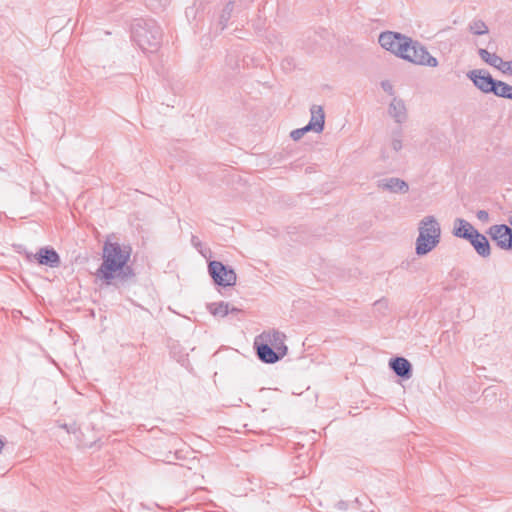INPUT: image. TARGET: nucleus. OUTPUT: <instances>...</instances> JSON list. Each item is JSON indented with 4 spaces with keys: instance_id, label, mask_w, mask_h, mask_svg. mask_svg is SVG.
<instances>
[{
    "instance_id": "32",
    "label": "nucleus",
    "mask_w": 512,
    "mask_h": 512,
    "mask_svg": "<svg viewBox=\"0 0 512 512\" xmlns=\"http://www.w3.org/2000/svg\"><path fill=\"white\" fill-rule=\"evenodd\" d=\"M5 446L4 441L0 438V453L2 452L3 448Z\"/></svg>"
},
{
    "instance_id": "20",
    "label": "nucleus",
    "mask_w": 512,
    "mask_h": 512,
    "mask_svg": "<svg viewBox=\"0 0 512 512\" xmlns=\"http://www.w3.org/2000/svg\"><path fill=\"white\" fill-rule=\"evenodd\" d=\"M233 11H234V2L229 1L228 3H226V5L222 9V11L218 17V20L216 23V29L218 32H222L227 27V24H228L230 18L232 17Z\"/></svg>"
},
{
    "instance_id": "7",
    "label": "nucleus",
    "mask_w": 512,
    "mask_h": 512,
    "mask_svg": "<svg viewBox=\"0 0 512 512\" xmlns=\"http://www.w3.org/2000/svg\"><path fill=\"white\" fill-rule=\"evenodd\" d=\"M474 86L484 94H491L497 80L485 69H474L467 73Z\"/></svg>"
},
{
    "instance_id": "26",
    "label": "nucleus",
    "mask_w": 512,
    "mask_h": 512,
    "mask_svg": "<svg viewBox=\"0 0 512 512\" xmlns=\"http://www.w3.org/2000/svg\"><path fill=\"white\" fill-rule=\"evenodd\" d=\"M375 309L384 312L388 309V302L385 299H380L374 303Z\"/></svg>"
},
{
    "instance_id": "18",
    "label": "nucleus",
    "mask_w": 512,
    "mask_h": 512,
    "mask_svg": "<svg viewBox=\"0 0 512 512\" xmlns=\"http://www.w3.org/2000/svg\"><path fill=\"white\" fill-rule=\"evenodd\" d=\"M310 112H311V119L309 121V123L307 124L309 129H311L312 131L316 132V133H320L323 131L324 129V119H325V115H324V111H323V108L319 105H312V107L310 108Z\"/></svg>"
},
{
    "instance_id": "16",
    "label": "nucleus",
    "mask_w": 512,
    "mask_h": 512,
    "mask_svg": "<svg viewBox=\"0 0 512 512\" xmlns=\"http://www.w3.org/2000/svg\"><path fill=\"white\" fill-rule=\"evenodd\" d=\"M378 186L392 193H407L409 190L408 184L404 180L396 177L382 179L379 181Z\"/></svg>"
},
{
    "instance_id": "30",
    "label": "nucleus",
    "mask_w": 512,
    "mask_h": 512,
    "mask_svg": "<svg viewBox=\"0 0 512 512\" xmlns=\"http://www.w3.org/2000/svg\"><path fill=\"white\" fill-rule=\"evenodd\" d=\"M191 243L194 247L198 248L201 245L200 240L196 236H192Z\"/></svg>"
},
{
    "instance_id": "21",
    "label": "nucleus",
    "mask_w": 512,
    "mask_h": 512,
    "mask_svg": "<svg viewBox=\"0 0 512 512\" xmlns=\"http://www.w3.org/2000/svg\"><path fill=\"white\" fill-rule=\"evenodd\" d=\"M493 95L505 99L512 100V86L503 82L501 80H497L495 88L493 89Z\"/></svg>"
},
{
    "instance_id": "29",
    "label": "nucleus",
    "mask_w": 512,
    "mask_h": 512,
    "mask_svg": "<svg viewBox=\"0 0 512 512\" xmlns=\"http://www.w3.org/2000/svg\"><path fill=\"white\" fill-rule=\"evenodd\" d=\"M502 73L504 74H512V61H506L505 67L502 69Z\"/></svg>"
},
{
    "instance_id": "1",
    "label": "nucleus",
    "mask_w": 512,
    "mask_h": 512,
    "mask_svg": "<svg viewBox=\"0 0 512 512\" xmlns=\"http://www.w3.org/2000/svg\"><path fill=\"white\" fill-rule=\"evenodd\" d=\"M131 247L109 240L104 242L102 263L95 272V277L102 285L119 288L135 277L134 269L128 265Z\"/></svg>"
},
{
    "instance_id": "4",
    "label": "nucleus",
    "mask_w": 512,
    "mask_h": 512,
    "mask_svg": "<svg viewBox=\"0 0 512 512\" xmlns=\"http://www.w3.org/2000/svg\"><path fill=\"white\" fill-rule=\"evenodd\" d=\"M400 58L421 66L436 67L438 65V60L431 56L422 44L412 40L410 37L407 47Z\"/></svg>"
},
{
    "instance_id": "12",
    "label": "nucleus",
    "mask_w": 512,
    "mask_h": 512,
    "mask_svg": "<svg viewBox=\"0 0 512 512\" xmlns=\"http://www.w3.org/2000/svg\"><path fill=\"white\" fill-rule=\"evenodd\" d=\"M468 241L476 251V253L482 258H489L491 255V246L487 237L476 230Z\"/></svg>"
},
{
    "instance_id": "22",
    "label": "nucleus",
    "mask_w": 512,
    "mask_h": 512,
    "mask_svg": "<svg viewBox=\"0 0 512 512\" xmlns=\"http://www.w3.org/2000/svg\"><path fill=\"white\" fill-rule=\"evenodd\" d=\"M208 310L212 315L219 317H225L230 313L229 304L223 301L209 304Z\"/></svg>"
},
{
    "instance_id": "13",
    "label": "nucleus",
    "mask_w": 512,
    "mask_h": 512,
    "mask_svg": "<svg viewBox=\"0 0 512 512\" xmlns=\"http://www.w3.org/2000/svg\"><path fill=\"white\" fill-rule=\"evenodd\" d=\"M389 367L402 379H410L412 377V365L404 357H395L390 359Z\"/></svg>"
},
{
    "instance_id": "8",
    "label": "nucleus",
    "mask_w": 512,
    "mask_h": 512,
    "mask_svg": "<svg viewBox=\"0 0 512 512\" xmlns=\"http://www.w3.org/2000/svg\"><path fill=\"white\" fill-rule=\"evenodd\" d=\"M487 233L499 248L512 250V228L506 224H497L491 226Z\"/></svg>"
},
{
    "instance_id": "33",
    "label": "nucleus",
    "mask_w": 512,
    "mask_h": 512,
    "mask_svg": "<svg viewBox=\"0 0 512 512\" xmlns=\"http://www.w3.org/2000/svg\"><path fill=\"white\" fill-rule=\"evenodd\" d=\"M509 223L512 225V219L509 220Z\"/></svg>"
},
{
    "instance_id": "10",
    "label": "nucleus",
    "mask_w": 512,
    "mask_h": 512,
    "mask_svg": "<svg viewBox=\"0 0 512 512\" xmlns=\"http://www.w3.org/2000/svg\"><path fill=\"white\" fill-rule=\"evenodd\" d=\"M403 148V131L397 128L391 132L389 147H383L381 159L383 161L395 160L396 154Z\"/></svg>"
},
{
    "instance_id": "28",
    "label": "nucleus",
    "mask_w": 512,
    "mask_h": 512,
    "mask_svg": "<svg viewBox=\"0 0 512 512\" xmlns=\"http://www.w3.org/2000/svg\"><path fill=\"white\" fill-rule=\"evenodd\" d=\"M476 217L479 221L486 223L489 221V213L486 210H479L476 213Z\"/></svg>"
},
{
    "instance_id": "3",
    "label": "nucleus",
    "mask_w": 512,
    "mask_h": 512,
    "mask_svg": "<svg viewBox=\"0 0 512 512\" xmlns=\"http://www.w3.org/2000/svg\"><path fill=\"white\" fill-rule=\"evenodd\" d=\"M418 231L415 253L418 256H423L431 252L440 243L441 227L437 219L429 215L419 222Z\"/></svg>"
},
{
    "instance_id": "19",
    "label": "nucleus",
    "mask_w": 512,
    "mask_h": 512,
    "mask_svg": "<svg viewBox=\"0 0 512 512\" xmlns=\"http://www.w3.org/2000/svg\"><path fill=\"white\" fill-rule=\"evenodd\" d=\"M478 55L485 63L500 70L501 72L502 69H504L505 67L506 61H504L500 56L496 55L495 53H490L486 49L480 48L478 50Z\"/></svg>"
},
{
    "instance_id": "17",
    "label": "nucleus",
    "mask_w": 512,
    "mask_h": 512,
    "mask_svg": "<svg viewBox=\"0 0 512 512\" xmlns=\"http://www.w3.org/2000/svg\"><path fill=\"white\" fill-rule=\"evenodd\" d=\"M476 230L477 229H475L470 222L462 218H456L454 220L452 234L457 238L467 240Z\"/></svg>"
},
{
    "instance_id": "6",
    "label": "nucleus",
    "mask_w": 512,
    "mask_h": 512,
    "mask_svg": "<svg viewBox=\"0 0 512 512\" xmlns=\"http://www.w3.org/2000/svg\"><path fill=\"white\" fill-rule=\"evenodd\" d=\"M409 37L398 32L385 31L379 35L378 42L382 48L392 52L398 57H401L402 53L407 47Z\"/></svg>"
},
{
    "instance_id": "11",
    "label": "nucleus",
    "mask_w": 512,
    "mask_h": 512,
    "mask_svg": "<svg viewBox=\"0 0 512 512\" xmlns=\"http://www.w3.org/2000/svg\"><path fill=\"white\" fill-rule=\"evenodd\" d=\"M258 358L267 364H274L284 356H280L279 352L269 346L257 336L254 342Z\"/></svg>"
},
{
    "instance_id": "24",
    "label": "nucleus",
    "mask_w": 512,
    "mask_h": 512,
    "mask_svg": "<svg viewBox=\"0 0 512 512\" xmlns=\"http://www.w3.org/2000/svg\"><path fill=\"white\" fill-rule=\"evenodd\" d=\"M145 3L149 9L158 11L164 9L170 3V0H145Z\"/></svg>"
},
{
    "instance_id": "5",
    "label": "nucleus",
    "mask_w": 512,
    "mask_h": 512,
    "mask_svg": "<svg viewBox=\"0 0 512 512\" xmlns=\"http://www.w3.org/2000/svg\"><path fill=\"white\" fill-rule=\"evenodd\" d=\"M208 271L214 283L219 286L227 287L236 284L237 276L234 269L224 265L220 261H210Z\"/></svg>"
},
{
    "instance_id": "2",
    "label": "nucleus",
    "mask_w": 512,
    "mask_h": 512,
    "mask_svg": "<svg viewBox=\"0 0 512 512\" xmlns=\"http://www.w3.org/2000/svg\"><path fill=\"white\" fill-rule=\"evenodd\" d=\"M132 39L144 52H156L162 41V31L154 20H137L132 26Z\"/></svg>"
},
{
    "instance_id": "27",
    "label": "nucleus",
    "mask_w": 512,
    "mask_h": 512,
    "mask_svg": "<svg viewBox=\"0 0 512 512\" xmlns=\"http://www.w3.org/2000/svg\"><path fill=\"white\" fill-rule=\"evenodd\" d=\"M381 87L382 89L387 92L389 95H393L394 94V89H393V85L391 84L390 81L388 80H383L381 82Z\"/></svg>"
},
{
    "instance_id": "14",
    "label": "nucleus",
    "mask_w": 512,
    "mask_h": 512,
    "mask_svg": "<svg viewBox=\"0 0 512 512\" xmlns=\"http://www.w3.org/2000/svg\"><path fill=\"white\" fill-rule=\"evenodd\" d=\"M388 114L398 124L406 122L408 115L404 101L400 98L394 97L389 104Z\"/></svg>"
},
{
    "instance_id": "23",
    "label": "nucleus",
    "mask_w": 512,
    "mask_h": 512,
    "mask_svg": "<svg viewBox=\"0 0 512 512\" xmlns=\"http://www.w3.org/2000/svg\"><path fill=\"white\" fill-rule=\"evenodd\" d=\"M469 30L475 35H484L488 33V27L482 20H474L469 25Z\"/></svg>"
},
{
    "instance_id": "25",
    "label": "nucleus",
    "mask_w": 512,
    "mask_h": 512,
    "mask_svg": "<svg viewBox=\"0 0 512 512\" xmlns=\"http://www.w3.org/2000/svg\"><path fill=\"white\" fill-rule=\"evenodd\" d=\"M309 131H312L311 129H309L308 125L302 127V128H299V129H295L291 132L290 136L291 138L294 140V141H298L300 140L307 132Z\"/></svg>"
},
{
    "instance_id": "31",
    "label": "nucleus",
    "mask_w": 512,
    "mask_h": 512,
    "mask_svg": "<svg viewBox=\"0 0 512 512\" xmlns=\"http://www.w3.org/2000/svg\"><path fill=\"white\" fill-rule=\"evenodd\" d=\"M240 311H241L240 309L235 308V307H233V308H231V309H230V312H231V313H239Z\"/></svg>"
},
{
    "instance_id": "9",
    "label": "nucleus",
    "mask_w": 512,
    "mask_h": 512,
    "mask_svg": "<svg viewBox=\"0 0 512 512\" xmlns=\"http://www.w3.org/2000/svg\"><path fill=\"white\" fill-rule=\"evenodd\" d=\"M269 346L279 352L280 356L287 354L288 348L285 345L286 335L278 330L264 331L259 336Z\"/></svg>"
},
{
    "instance_id": "15",
    "label": "nucleus",
    "mask_w": 512,
    "mask_h": 512,
    "mask_svg": "<svg viewBox=\"0 0 512 512\" xmlns=\"http://www.w3.org/2000/svg\"><path fill=\"white\" fill-rule=\"evenodd\" d=\"M36 259L39 264L46 265L51 268H56L60 265V257L53 248H41L36 254Z\"/></svg>"
}]
</instances>
